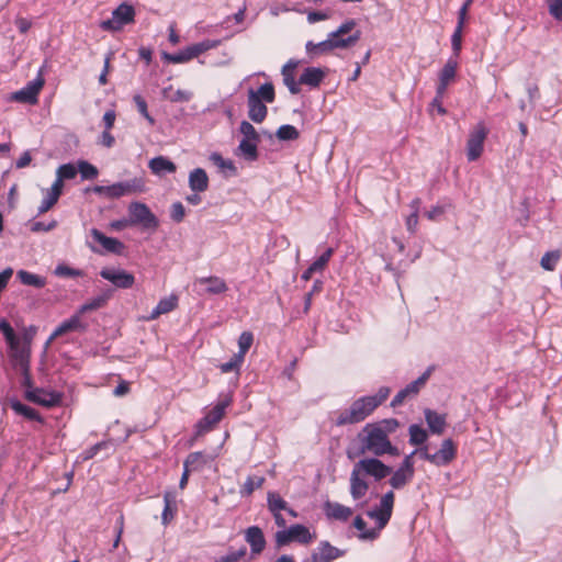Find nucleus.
<instances>
[{"mask_svg": "<svg viewBox=\"0 0 562 562\" xmlns=\"http://www.w3.org/2000/svg\"><path fill=\"white\" fill-rule=\"evenodd\" d=\"M16 277L24 285L33 286L36 289H42L46 285V279L44 277L26 270H19L16 272Z\"/></svg>", "mask_w": 562, "mask_h": 562, "instance_id": "473e14b6", "label": "nucleus"}, {"mask_svg": "<svg viewBox=\"0 0 562 562\" xmlns=\"http://www.w3.org/2000/svg\"><path fill=\"white\" fill-rule=\"evenodd\" d=\"M161 94L173 103L189 102L193 97V93L188 90L178 89L173 91L172 86L164 88Z\"/></svg>", "mask_w": 562, "mask_h": 562, "instance_id": "72a5a7b5", "label": "nucleus"}, {"mask_svg": "<svg viewBox=\"0 0 562 562\" xmlns=\"http://www.w3.org/2000/svg\"><path fill=\"white\" fill-rule=\"evenodd\" d=\"M458 61L456 59H448L439 72V80L450 83L457 75Z\"/></svg>", "mask_w": 562, "mask_h": 562, "instance_id": "79ce46f5", "label": "nucleus"}, {"mask_svg": "<svg viewBox=\"0 0 562 562\" xmlns=\"http://www.w3.org/2000/svg\"><path fill=\"white\" fill-rule=\"evenodd\" d=\"M8 357L15 371H26L31 367V347L22 345L21 340L9 346Z\"/></svg>", "mask_w": 562, "mask_h": 562, "instance_id": "f8f14e48", "label": "nucleus"}, {"mask_svg": "<svg viewBox=\"0 0 562 562\" xmlns=\"http://www.w3.org/2000/svg\"><path fill=\"white\" fill-rule=\"evenodd\" d=\"M188 182L193 192H204L209 188V176L203 168H195L189 173Z\"/></svg>", "mask_w": 562, "mask_h": 562, "instance_id": "cd10ccee", "label": "nucleus"}, {"mask_svg": "<svg viewBox=\"0 0 562 562\" xmlns=\"http://www.w3.org/2000/svg\"><path fill=\"white\" fill-rule=\"evenodd\" d=\"M296 67H297V61L293 60V59H290L282 67V70H281V74L283 76V83L286 86V88L289 89V91L292 94H297L301 91V89L299 87L300 83L296 82L295 78H294V70H295Z\"/></svg>", "mask_w": 562, "mask_h": 562, "instance_id": "c85d7f7f", "label": "nucleus"}, {"mask_svg": "<svg viewBox=\"0 0 562 562\" xmlns=\"http://www.w3.org/2000/svg\"><path fill=\"white\" fill-rule=\"evenodd\" d=\"M276 136L279 140H295L299 138L300 133L295 126L284 124L277 130Z\"/></svg>", "mask_w": 562, "mask_h": 562, "instance_id": "c03bdc74", "label": "nucleus"}, {"mask_svg": "<svg viewBox=\"0 0 562 562\" xmlns=\"http://www.w3.org/2000/svg\"><path fill=\"white\" fill-rule=\"evenodd\" d=\"M186 210L181 202H175L170 209V217L176 223H181L184 218Z\"/></svg>", "mask_w": 562, "mask_h": 562, "instance_id": "e2e57ef3", "label": "nucleus"}, {"mask_svg": "<svg viewBox=\"0 0 562 562\" xmlns=\"http://www.w3.org/2000/svg\"><path fill=\"white\" fill-rule=\"evenodd\" d=\"M456 449L454 443L451 439H446L442 441L441 447L438 451L430 453L429 447L426 446L425 450L422 452V457H454Z\"/></svg>", "mask_w": 562, "mask_h": 562, "instance_id": "e433bc0d", "label": "nucleus"}, {"mask_svg": "<svg viewBox=\"0 0 562 562\" xmlns=\"http://www.w3.org/2000/svg\"><path fill=\"white\" fill-rule=\"evenodd\" d=\"M9 405L18 415H22L23 417L30 420L43 422L37 411L32 408L31 406L23 404L16 398L9 400Z\"/></svg>", "mask_w": 562, "mask_h": 562, "instance_id": "2f4dec72", "label": "nucleus"}, {"mask_svg": "<svg viewBox=\"0 0 562 562\" xmlns=\"http://www.w3.org/2000/svg\"><path fill=\"white\" fill-rule=\"evenodd\" d=\"M549 13L558 21H562V0H548Z\"/></svg>", "mask_w": 562, "mask_h": 562, "instance_id": "69168bd1", "label": "nucleus"}, {"mask_svg": "<svg viewBox=\"0 0 562 562\" xmlns=\"http://www.w3.org/2000/svg\"><path fill=\"white\" fill-rule=\"evenodd\" d=\"M355 26L356 21L353 19H349L346 22H344L336 31L330 32L329 34L336 41L346 40L347 37H344V35L351 32Z\"/></svg>", "mask_w": 562, "mask_h": 562, "instance_id": "8fccbe9b", "label": "nucleus"}, {"mask_svg": "<svg viewBox=\"0 0 562 562\" xmlns=\"http://www.w3.org/2000/svg\"><path fill=\"white\" fill-rule=\"evenodd\" d=\"M243 360L244 359L241 358V356L235 353L229 361L222 363L220 366V369L223 373H228L238 370L240 364L243 363Z\"/></svg>", "mask_w": 562, "mask_h": 562, "instance_id": "680f3d73", "label": "nucleus"}, {"mask_svg": "<svg viewBox=\"0 0 562 562\" xmlns=\"http://www.w3.org/2000/svg\"><path fill=\"white\" fill-rule=\"evenodd\" d=\"M57 198L47 193V195L42 200L41 205L38 206V214H43L49 211L57 203Z\"/></svg>", "mask_w": 562, "mask_h": 562, "instance_id": "338daca9", "label": "nucleus"}, {"mask_svg": "<svg viewBox=\"0 0 562 562\" xmlns=\"http://www.w3.org/2000/svg\"><path fill=\"white\" fill-rule=\"evenodd\" d=\"M409 442L414 446H420L427 440V431L417 424H412L408 428Z\"/></svg>", "mask_w": 562, "mask_h": 562, "instance_id": "a19ab883", "label": "nucleus"}, {"mask_svg": "<svg viewBox=\"0 0 562 562\" xmlns=\"http://www.w3.org/2000/svg\"><path fill=\"white\" fill-rule=\"evenodd\" d=\"M359 451L361 453H372L375 457L389 454L398 456V449L392 445L389 437L375 425L367 424L358 434Z\"/></svg>", "mask_w": 562, "mask_h": 562, "instance_id": "f03ea898", "label": "nucleus"}, {"mask_svg": "<svg viewBox=\"0 0 562 562\" xmlns=\"http://www.w3.org/2000/svg\"><path fill=\"white\" fill-rule=\"evenodd\" d=\"M47 67L45 61L38 69L37 76L32 81L27 82L25 87L12 94V100L26 104H35L38 101V94L45 85L44 71Z\"/></svg>", "mask_w": 562, "mask_h": 562, "instance_id": "0eeeda50", "label": "nucleus"}, {"mask_svg": "<svg viewBox=\"0 0 562 562\" xmlns=\"http://www.w3.org/2000/svg\"><path fill=\"white\" fill-rule=\"evenodd\" d=\"M78 171L83 180H92L99 175L97 167L86 160L79 161Z\"/></svg>", "mask_w": 562, "mask_h": 562, "instance_id": "49530a36", "label": "nucleus"}, {"mask_svg": "<svg viewBox=\"0 0 562 562\" xmlns=\"http://www.w3.org/2000/svg\"><path fill=\"white\" fill-rule=\"evenodd\" d=\"M360 38V31H356L353 34L347 36L346 40L336 41L334 40L330 34H328V37L325 41H322L319 43H314L312 41H308L305 44L306 53L310 55L311 58H315L325 54H328L333 49L336 48H348L352 45H355Z\"/></svg>", "mask_w": 562, "mask_h": 562, "instance_id": "20e7f679", "label": "nucleus"}, {"mask_svg": "<svg viewBox=\"0 0 562 562\" xmlns=\"http://www.w3.org/2000/svg\"><path fill=\"white\" fill-rule=\"evenodd\" d=\"M245 541L249 544L254 555L261 554L266 549L263 531L258 526H250L244 531Z\"/></svg>", "mask_w": 562, "mask_h": 562, "instance_id": "412c9836", "label": "nucleus"}, {"mask_svg": "<svg viewBox=\"0 0 562 562\" xmlns=\"http://www.w3.org/2000/svg\"><path fill=\"white\" fill-rule=\"evenodd\" d=\"M178 306V296L171 294L168 297L161 299L156 307L150 312L147 317L148 321L157 319L160 315L173 311Z\"/></svg>", "mask_w": 562, "mask_h": 562, "instance_id": "7c9ffc66", "label": "nucleus"}, {"mask_svg": "<svg viewBox=\"0 0 562 562\" xmlns=\"http://www.w3.org/2000/svg\"><path fill=\"white\" fill-rule=\"evenodd\" d=\"M77 172H79L78 168H76L72 164H65L58 167L56 173L64 181L74 179Z\"/></svg>", "mask_w": 562, "mask_h": 562, "instance_id": "bf43d9fd", "label": "nucleus"}, {"mask_svg": "<svg viewBox=\"0 0 562 562\" xmlns=\"http://www.w3.org/2000/svg\"><path fill=\"white\" fill-rule=\"evenodd\" d=\"M232 396L228 394L221 395L215 406L210 409L205 416L198 423L199 431H207L214 425L221 422L225 414V409L231 405Z\"/></svg>", "mask_w": 562, "mask_h": 562, "instance_id": "1a4fd4ad", "label": "nucleus"}, {"mask_svg": "<svg viewBox=\"0 0 562 562\" xmlns=\"http://www.w3.org/2000/svg\"><path fill=\"white\" fill-rule=\"evenodd\" d=\"M135 20V9L133 5L123 2L112 12V18L100 23L103 31L116 32Z\"/></svg>", "mask_w": 562, "mask_h": 562, "instance_id": "6e6552de", "label": "nucleus"}, {"mask_svg": "<svg viewBox=\"0 0 562 562\" xmlns=\"http://www.w3.org/2000/svg\"><path fill=\"white\" fill-rule=\"evenodd\" d=\"M462 31H463V26L457 25L456 30L451 36L452 49L457 56L459 55V53L461 50Z\"/></svg>", "mask_w": 562, "mask_h": 562, "instance_id": "0e129e2a", "label": "nucleus"}, {"mask_svg": "<svg viewBox=\"0 0 562 562\" xmlns=\"http://www.w3.org/2000/svg\"><path fill=\"white\" fill-rule=\"evenodd\" d=\"M217 42L215 41H202L200 43H195L191 46L186 47L184 49L178 53H167L162 52L161 58L170 64H183L188 63L191 59L199 57L201 54L205 53L209 49L216 47Z\"/></svg>", "mask_w": 562, "mask_h": 562, "instance_id": "39448f33", "label": "nucleus"}, {"mask_svg": "<svg viewBox=\"0 0 562 562\" xmlns=\"http://www.w3.org/2000/svg\"><path fill=\"white\" fill-rule=\"evenodd\" d=\"M100 276L119 289H131L135 283L134 274L123 269L103 268Z\"/></svg>", "mask_w": 562, "mask_h": 562, "instance_id": "4468645a", "label": "nucleus"}, {"mask_svg": "<svg viewBox=\"0 0 562 562\" xmlns=\"http://www.w3.org/2000/svg\"><path fill=\"white\" fill-rule=\"evenodd\" d=\"M164 503L165 506L161 514V522L164 526H167L173 520L177 513V508L172 504V495L170 493H165Z\"/></svg>", "mask_w": 562, "mask_h": 562, "instance_id": "4c0bfd02", "label": "nucleus"}, {"mask_svg": "<svg viewBox=\"0 0 562 562\" xmlns=\"http://www.w3.org/2000/svg\"><path fill=\"white\" fill-rule=\"evenodd\" d=\"M324 510L328 518L340 521H347L352 515L350 507L336 502H326Z\"/></svg>", "mask_w": 562, "mask_h": 562, "instance_id": "393cba45", "label": "nucleus"}, {"mask_svg": "<svg viewBox=\"0 0 562 562\" xmlns=\"http://www.w3.org/2000/svg\"><path fill=\"white\" fill-rule=\"evenodd\" d=\"M345 555V550L330 544L329 541H321L312 552L310 562H333Z\"/></svg>", "mask_w": 562, "mask_h": 562, "instance_id": "dca6fc26", "label": "nucleus"}, {"mask_svg": "<svg viewBox=\"0 0 562 562\" xmlns=\"http://www.w3.org/2000/svg\"><path fill=\"white\" fill-rule=\"evenodd\" d=\"M369 490L364 475L353 467L350 477V494L353 499H360Z\"/></svg>", "mask_w": 562, "mask_h": 562, "instance_id": "b1692460", "label": "nucleus"}, {"mask_svg": "<svg viewBox=\"0 0 562 562\" xmlns=\"http://www.w3.org/2000/svg\"><path fill=\"white\" fill-rule=\"evenodd\" d=\"M355 468L358 469L364 476L371 475L375 480L384 479L392 471V469L382 463L380 459H360V461L355 464Z\"/></svg>", "mask_w": 562, "mask_h": 562, "instance_id": "2eb2a0df", "label": "nucleus"}, {"mask_svg": "<svg viewBox=\"0 0 562 562\" xmlns=\"http://www.w3.org/2000/svg\"><path fill=\"white\" fill-rule=\"evenodd\" d=\"M258 143L249 142L248 139H241L238 149L244 155L245 159L248 161H255L258 159Z\"/></svg>", "mask_w": 562, "mask_h": 562, "instance_id": "ea45409f", "label": "nucleus"}, {"mask_svg": "<svg viewBox=\"0 0 562 562\" xmlns=\"http://www.w3.org/2000/svg\"><path fill=\"white\" fill-rule=\"evenodd\" d=\"M487 133L488 131L483 123H477L470 132L467 142V157L469 161H475L482 155Z\"/></svg>", "mask_w": 562, "mask_h": 562, "instance_id": "9b49d317", "label": "nucleus"}, {"mask_svg": "<svg viewBox=\"0 0 562 562\" xmlns=\"http://www.w3.org/2000/svg\"><path fill=\"white\" fill-rule=\"evenodd\" d=\"M90 233H91V237L93 238V240L95 243L100 244L104 248L105 251L115 254V255H122V252L125 248V245L121 240H119L114 237H109V236L104 235L98 228H92Z\"/></svg>", "mask_w": 562, "mask_h": 562, "instance_id": "4be33fe9", "label": "nucleus"}, {"mask_svg": "<svg viewBox=\"0 0 562 562\" xmlns=\"http://www.w3.org/2000/svg\"><path fill=\"white\" fill-rule=\"evenodd\" d=\"M55 276L63 278L82 277L83 272L67 265H58L54 270Z\"/></svg>", "mask_w": 562, "mask_h": 562, "instance_id": "6e6d98bb", "label": "nucleus"}, {"mask_svg": "<svg viewBox=\"0 0 562 562\" xmlns=\"http://www.w3.org/2000/svg\"><path fill=\"white\" fill-rule=\"evenodd\" d=\"M133 100L140 115L144 116L150 125H154L155 119L148 112L146 100L140 94H135Z\"/></svg>", "mask_w": 562, "mask_h": 562, "instance_id": "864d4df0", "label": "nucleus"}, {"mask_svg": "<svg viewBox=\"0 0 562 562\" xmlns=\"http://www.w3.org/2000/svg\"><path fill=\"white\" fill-rule=\"evenodd\" d=\"M248 117L255 123H262L268 115V108L254 89L248 90Z\"/></svg>", "mask_w": 562, "mask_h": 562, "instance_id": "6ab92c4d", "label": "nucleus"}, {"mask_svg": "<svg viewBox=\"0 0 562 562\" xmlns=\"http://www.w3.org/2000/svg\"><path fill=\"white\" fill-rule=\"evenodd\" d=\"M371 425L379 427L385 434V436L389 437L390 434L395 432L400 427V422L395 418H389L378 423H371Z\"/></svg>", "mask_w": 562, "mask_h": 562, "instance_id": "3c124183", "label": "nucleus"}, {"mask_svg": "<svg viewBox=\"0 0 562 562\" xmlns=\"http://www.w3.org/2000/svg\"><path fill=\"white\" fill-rule=\"evenodd\" d=\"M353 526L356 529L361 531L360 538L361 539H374L376 537L375 531L373 530H367V522L361 516H357L353 520Z\"/></svg>", "mask_w": 562, "mask_h": 562, "instance_id": "4d7b16f0", "label": "nucleus"}, {"mask_svg": "<svg viewBox=\"0 0 562 562\" xmlns=\"http://www.w3.org/2000/svg\"><path fill=\"white\" fill-rule=\"evenodd\" d=\"M239 132L244 135L243 139H248L249 142H257V143L260 142L259 133L248 121H243L240 123Z\"/></svg>", "mask_w": 562, "mask_h": 562, "instance_id": "09e8293b", "label": "nucleus"}, {"mask_svg": "<svg viewBox=\"0 0 562 562\" xmlns=\"http://www.w3.org/2000/svg\"><path fill=\"white\" fill-rule=\"evenodd\" d=\"M288 502L284 501L280 494L276 492H269L267 498V506L270 513H281L288 509Z\"/></svg>", "mask_w": 562, "mask_h": 562, "instance_id": "58836bf2", "label": "nucleus"}, {"mask_svg": "<svg viewBox=\"0 0 562 562\" xmlns=\"http://www.w3.org/2000/svg\"><path fill=\"white\" fill-rule=\"evenodd\" d=\"M87 324L81 321V317L78 313H75L70 318L60 323L52 335L48 337L46 341V347L52 344L54 339L60 337L70 331H86Z\"/></svg>", "mask_w": 562, "mask_h": 562, "instance_id": "a211bd4d", "label": "nucleus"}, {"mask_svg": "<svg viewBox=\"0 0 562 562\" xmlns=\"http://www.w3.org/2000/svg\"><path fill=\"white\" fill-rule=\"evenodd\" d=\"M255 93L260 97L261 101L267 103H272L276 98L274 87L271 82L261 85L259 89L255 91Z\"/></svg>", "mask_w": 562, "mask_h": 562, "instance_id": "de8ad7c7", "label": "nucleus"}, {"mask_svg": "<svg viewBox=\"0 0 562 562\" xmlns=\"http://www.w3.org/2000/svg\"><path fill=\"white\" fill-rule=\"evenodd\" d=\"M24 396L27 401L45 407H53L60 402V395L58 393L48 392L41 387L25 390Z\"/></svg>", "mask_w": 562, "mask_h": 562, "instance_id": "f3484780", "label": "nucleus"}, {"mask_svg": "<svg viewBox=\"0 0 562 562\" xmlns=\"http://www.w3.org/2000/svg\"><path fill=\"white\" fill-rule=\"evenodd\" d=\"M334 254L333 248H327L325 252L319 256L313 263V269H315L317 272L323 271L325 267L327 266L328 261L330 260L331 256Z\"/></svg>", "mask_w": 562, "mask_h": 562, "instance_id": "052dcab7", "label": "nucleus"}, {"mask_svg": "<svg viewBox=\"0 0 562 562\" xmlns=\"http://www.w3.org/2000/svg\"><path fill=\"white\" fill-rule=\"evenodd\" d=\"M425 420L432 434L440 435L445 431L447 426L446 415L439 414L434 409L426 408L424 411Z\"/></svg>", "mask_w": 562, "mask_h": 562, "instance_id": "bb28decb", "label": "nucleus"}, {"mask_svg": "<svg viewBox=\"0 0 562 562\" xmlns=\"http://www.w3.org/2000/svg\"><path fill=\"white\" fill-rule=\"evenodd\" d=\"M109 299H110V294H108V293L98 295V296L93 297L92 300L82 304L77 313L81 316L85 313L99 310L106 304Z\"/></svg>", "mask_w": 562, "mask_h": 562, "instance_id": "c9c22d12", "label": "nucleus"}, {"mask_svg": "<svg viewBox=\"0 0 562 562\" xmlns=\"http://www.w3.org/2000/svg\"><path fill=\"white\" fill-rule=\"evenodd\" d=\"M247 554L246 547H241L238 550L229 551L226 555L221 557L215 562H240Z\"/></svg>", "mask_w": 562, "mask_h": 562, "instance_id": "13d9d810", "label": "nucleus"}, {"mask_svg": "<svg viewBox=\"0 0 562 562\" xmlns=\"http://www.w3.org/2000/svg\"><path fill=\"white\" fill-rule=\"evenodd\" d=\"M326 76L325 70L318 67H307L299 78L300 85H306L311 88H317Z\"/></svg>", "mask_w": 562, "mask_h": 562, "instance_id": "a878e982", "label": "nucleus"}, {"mask_svg": "<svg viewBox=\"0 0 562 562\" xmlns=\"http://www.w3.org/2000/svg\"><path fill=\"white\" fill-rule=\"evenodd\" d=\"M252 341H254L252 334L250 331H243L238 338L239 352L237 355L241 356V358L244 359V356L247 353V351L251 347Z\"/></svg>", "mask_w": 562, "mask_h": 562, "instance_id": "603ef678", "label": "nucleus"}, {"mask_svg": "<svg viewBox=\"0 0 562 562\" xmlns=\"http://www.w3.org/2000/svg\"><path fill=\"white\" fill-rule=\"evenodd\" d=\"M432 370L434 367L427 368V370L419 378L407 384L404 389L400 390L397 394L393 397L391 406H401L406 400L417 396L420 390L427 383L428 379L430 378Z\"/></svg>", "mask_w": 562, "mask_h": 562, "instance_id": "9d476101", "label": "nucleus"}, {"mask_svg": "<svg viewBox=\"0 0 562 562\" xmlns=\"http://www.w3.org/2000/svg\"><path fill=\"white\" fill-rule=\"evenodd\" d=\"M414 462L412 459H404L402 465L393 473L390 484L393 488L400 490L408 484L414 477Z\"/></svg>", "mask_w": 562, "mask_h": 562, "instance_id": "aec40b11", "label": "nucleus"}, {"mask_svg": "<svg viewBox=\"0 0 562 562\" xmlns=\"http://www.w3.org/2000/svg\"><path fill=\"white\" fill-rule=\"evenodd\" d=\"M145 189V182L142 178H133L126 181L116 182L108 186L106 198L119 199L124 195L132 193L143 192Z\"/></svg>", "mask_w": 562, "mask_h": 562, "instance_id": "ddd939ff", "label": "nucleus"}, {"mask_svg": "<svg viewBox=\"0 0 562 562\" xmlns=\"http://www.w3.org/2000/svg\"><path fill=\"white\" fill-rule=\"evenodd\" d=\"M265 482L261 475H249L240 486L241 496H250L256 490L260 488Z\"/></svg>", "mask_w": 562, "mask_h": 562, "instance_id": "f704fd0d", "label": "nucleus"}, {"mask_svg": "<svg viewBox=\"0 0 562 562\" xmlns=\"http://www.w3.org/2000/svg\"><path fill=\"white\" fill-rule=\"evenodd\" d=\"M391 393L389 386H381L376 394L355 400L348 408L335 413L334 424L338 427L355 425L369 417Z\"/></svg>", "mask_w": 562, "mask_h": 562, "instance_id": "f257e3e1", "label": "nucleus"}, {"mask_svg": "<svg viewBox=\"0 0 562 562\" xmlns=\"http://www.w3.org/2000/svg\"><path fill=\"white\" fill-rule=\"evenodd\" d=\"M148 167L157 176L173 173L177 170V166L165 156L154 157L149 160Z\"/></svg>", "mask_w": 562, "mask_h": 562, "instance_id": "c756f323", "label": "nucleus"}, {"mask_svg": "<svg viewBox=\"0 0 562 562\" xmlns=\"http://www.w3.org/2000/svg\"><path fill=\"white\" fill-rule=\"evenodd\" d=\"M316 539V535L301 524L291 525L289 528L279 530L274 533L277 548H283L291 542H297L303 546L311 544Z\"/></svg>", "mask_w": 562, "mask_h": 562, "instance_id": "7ed1b4c3", "label": "nucleus"}, {"mask_svg": "<svg viewBox=\"0 0 562 562\" xmlns=\"http://www.w3.org/2000/svg\"><path fill=\"white\" fill-rule=\"evenodd\" d=\"M561 250L558 249L546 252L540 260V266L547 271H553L561 259Z\"/></svg>", "mask_w": 562, "mask_h": 562, "instance_id": "37998d69", "label": "nucleus"}, {"mask_svg": "<svg viewBox=\"0 0 562 562\" xmlns=\"http://www.w3.org/2000/svg\"><path fill=\"white\" fill-rule=\"evenodd\" d=\"M130 225H140L143 229L156 231L159 220L143 202H132L128 205Z\"/></svg>", "mask_w": 562, "mask_h": 562, "instance_id": "423d86ee", "label": "nucleus"}, {"mask_svg": "<svg viewBox=\"0 0 562 562\" xmlns=\"http://www.w3.org/2000/svg\"><path fill=\"white\" fill-rule=\"evenodd\" d=\"M0 331L4 336L8 347L21 340L5 318L0 319Z\"/></svg>", "mask_w": 562, "mask_h": 562, "instance_id": "a18cd8bd", "label": "nucleus"}, {"mask_svg": "<svg viewBox=\"0 0 562 562\" xmlns=\"http://www.w3.org/2000/svg\"><path fill=\"white\" fill-rule=\"evenodd\" d=\"M194 283L206 285L204 293L207 294H221L228 290L225 280L216 276L198 278Z\"/></svg>", "mask_w": 562, "mask_h": 562, "instance_id": "5701e85b", "label": "nucleus"}, {"mask_svg": "<svg viewBox=\"0 0 562 562\" xmlns=\"http://www.w3.org/2000/svg\"><path fill=\"white\" fill-rule=\"evenodd\" d=\"M369 517L373 518L378 522L379 529H383L391 519V514L381 508L371 510L368 513Z\"/></svg>", "mask_w": 562, "mask_h": 562, "instance_id": "5fc2aeb1", "label": "nucleus"}, {"mask_svg": "<svg viewBox=\"0 0 562 562\" xmlns=\"http://www.w3.org/2000/svg\"><path fill=\"white\" fill-rule=\"evenodd\" d=\"M394 498H395V496H394L393 492H387L386 494H384L381 498L380 508L383 510H386L387 513H390L392 515L393 506H394Z\"/></svg>", "mask_w": 562, "mask_h": 562, "instance_id": "774afa93", "label": "nucleus"}]
</instances>
